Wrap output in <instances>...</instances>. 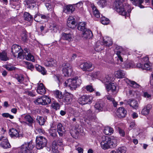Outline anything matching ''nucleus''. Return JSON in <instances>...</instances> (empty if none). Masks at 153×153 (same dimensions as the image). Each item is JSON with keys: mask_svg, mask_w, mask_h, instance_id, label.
Instances as JSON below:
<instances>
[{"mask_svg": "<svg viewBox=\"0 0 153 153\" xmlns=\"http://www.w3.org/2000/svg\"><path fill=\"white\" fill-rule=\"evenodd\" d=\"M94 107L99 111H102L105 108V105L103 101H100L96 102Z\"/></svg>", "mask_w": 153, "mask_h": 153, "instance_id": "obj_15", "label": "nucleus"}, {"mask_svg": "<svg viewBox=\"0 0 153 153\" xmlns=\"http://www.w3.org/2000/svg\"><path fill=\"white\" fill-rule=\"evenodd\" d=\"M25 2L30 8H33L36 5V2L34 0H25Z\"/></svg>", "mask_w": 153, "mask_h": 153, "instance_id": "obj_28", "label": "nucleus"}, {"mask_svg": "<svg viewBox=\"0 0 153 153\" xmlns=\"http://www.w3.org/2000/svg\"><path fill=\"white\" fill-rule=\"evenodd\" d=\"M24 120L30 125H32L35 122L33 118L28 114H27L24 117Z\"/></svg>", "mask_w": 153, "mask_h": 153, "instance_id": "obj_31", "label": "nucleus"}, {"mask_svg": "<svg viewBox=\"0 0 153 153\" xmlns=\"http://www.w3.org/2000/svg\"><path fill=\"white\" fill-rule=\"evenodd\" d=\"M5 68L7 70L9 71L15 70L16 69V68L15 67L13 66H11L10 65H6Z\"/></svg>", "mask_w": 153, "mask_h": 153, "instance_id": "obj_52", "label": "nucleus"}, {"mask_svg": "<svg viewBox=\"0 0 153 153\" xmlns=\"http://www.w3.org/2000/svg\"><path fill=\"white\" fill-rule=\"evenodd\" d=\"M124 80L126 83L133 88H138L140 86V85L135 81H131L127 78L125 79Z\"/></svg>", "mask_w": 153, "mask_h": 153, "instance_id": "obj_21", "label": "nucleus"}, {"mask_svg": "<svg viewBox=\"0 0 153 153\" xmlns=\"http://www.w3.org/2000/svg\"><path fill=\"white\" fill-rule=\"evenodd\" d=\"M125 65L127 68H135V65H134V63L132 62L126 63Z\"/></svg>", "mask_w": 153, "mask_h": 153, "instance_id": "obj_51", "label": "nucleus"}, {"mask_svg": "<svg viewBox=\"0 0 153 153\" xmlns=\"http://www.w3.org/2000/svg\"><path fill=\"white\" fill-rule=\"evenodd\" d=\"M143 67V70H149L150 69L149 65L148 62L144 63Z\"/></svg>", "mask_w": 153, "mask_h": 153, "instance_id": "obj_56", "label": "nucleus"}, {"mask_svg": "<svg viewBox=\"0 0 153 153\" xmlns=\"http://www.w3.org/2000/svg\"><path fill=\"white\" fill-rule=\"evenodd\" d=\"M25 63L27 65V68L28 69H29L32 71L34 69V66L32 63L27 61L25 62Z\"/></svg>", "mask_w": 153, "mask_h": 153, "instance_id": "obj_48", "label": "nucleus"}, {"mask_svg": "<svg viewBox=\"0 0 153 153\" xmlns=\"http://www.w3.org/2000/svg\"><path fill=\"white\" fill-rule=\"evenodd\" d=\"M73 95L69 93H66L64 94V102L68 104H70L72 101Z\"/></svg>", "mask_w": 153, "mask_h": 153, "instance_id": "obj_20", "label": "nucleus"}, {"mask_svg": "<svg viewBox=\"0 0 153 153\" xmlns=\"http://www.w3.org/2000/svg\"><path fill=\"white\" fill-rule=\"evenodd\" d=\"M34 102L36 104H40L43 105L42 100V97L41 98H39L35 100Z\"/></svg>", "mask_w": 153, "mask_h": 153, "instance_id": "obj_53", "label": "nucleus"}, {"mask_svg": "<svg viewBox=\"0 0 153 153\" xmlns=\"http://www.w3.org/2000/svg\"><path fill=\"white\" fill-rule=\"evenodd\" d=\"M37 93L41 95L44 94L46 92L45 88L42 83H40L37 88Z\"/></svg>", "mask_w": 153, "mask_h": 153, "instance_id": "obj_22", "label": "nucleus"}, {"mask_svg": "<svg viewBox=\"0 0 153 153\" xmlns=\"http://www.w3.org/2000/svg\"><path fill=\"white\" fill-rule=\"evenodd\" d=\"M47 62L48 66H54L56 65V61L53 59H50L48 60Z\"/></svg>", "mask_w": 153, "mask_h": 153, "instance_id": "obj_43", "label": "nucleus"}, {"mask_svg": "<svg viewBox=\"0 0 153 153\" xmlns=\"http://www.w3.org/2000/svg\"><path fill=\"white\" fill-rule=\"evenodd\" d=\"M111 80L110 77L107 76L103 80L102 82L106 85V88L108 91L110 90L113 92L115 91L116 88L114 83L111 82Z\"/></svg>", "mask_w": 153, "mask_h": 153, "instance_id": "obj_6", "label": "nucleus"}, {"mask_svg": "<svg viewBox=\"0 0 153 153\" xmlns=\"http://www.w3.org/2000/svg\"><path fill=\"white\" fill-rule=\"evenodd\" d=\"M72 36V34L71 33H63L62 34L61 40H64L68 42L71 41L73 40Z\"/></svg>", "mask_w": 153, "mask_h": 153, "instance_id": "obj_18", "label": "nucleus"}, {"mask_svg": "<svg viewBox=\"0 0 153 153\" xmlns=\"http://www.w3.org/2000/svg\"><path fill=\"white\" fill-rule=\"evenodd\" d=\"M52 149L53 148L56 149V147L58 145V143L57 141L56 140H54L53 141L52 143Z\"/></svg>", "mask_w": 153, "mask_h": 153, "instance_id": "obj_61", "label": "nucleus"}, {"mask_svg": "<svg viewBox=\"0 0 153 153\" xmlns=\"http://www.w3.org/2000/svg\"><path fill=\"white\" fill-rule=\"evenodd\" d=\"M82 36L85 39H89L93 36L92 32L88 29L85 30V31L82 32Z\"/></svg>", "mask_w": 153, "mask_h": 153, "instance_id": "obj_16", "label": "nucleus"}, {"mask_svg": "<svg viewBox=\"0 0 153 153\" xmlns=\"http://www.w3.org/2000/svg\"><path fill=\"white\" fill-rule=\"evenodd\" d=\"M126 151V148L125 147L119 148L117 150V153H125Z\"/></svg>", "mask_w": 153, "mask_h": 153, "instance_id": "obj_47", "label": "nucleus"}, {"mask_svg": "<svg viewBox=\"0 0 153 153\" xmlns=\"http://www.w3.org/2000/svg\"><path fill=\"white\" fill-rule=\"evenodd\" d=\"M124 104L129 105L133 108L137 109L138 107L137 102L134 99H129L127 100H125L124 102Z\"/></svg>", "mask_w": 153, "mask_h": 153, "instance_id": "obj_12", "label": "nucleus"}, {"mask_svg": "<svg viewBox=\"0 0 153 153\" xmlns=\"http://www.w3.org/2000/svg\"><path fill=\"white\" fill-rule=\"evenodd\" d=\"M25 56L26 59L27 60L29 61H31L33 62H34L35 59H34V57L30 54L28 53L27 54H25Z\"/></svg>", "mask_w": 153, "mask_h": 153, "instance_id": "obj_46", "label": "nucleus"}, {"mask_svg": "<svg viewBox=\"0 0 153 153\" xmlns=\"http://www.w3.org/2000/svg\"><path fill=\"white\" fill-rule=\"evenodd\" d=\"M122 50V48L121 47L118 46H116L115 51L116 52V54L118 56V58L119 59V60L121 62L123 61V58L121 56L122 53L121 52Z\"/></svg>", "mask_w": 153, "mask_h": 153, "instance_id": "obj_24", "label": "nucleus"}, {"mask_svg": "<svg viewBox=\"0 0 153 153\" xmlns=\"http://www.w3.org/2000/svg\"><path fill=\"white\" fill-rule=\"evenodd\" d=\"M0 145L4 149H7L11 147V145L6 137H0Z\"/></svg>", "mask_w": 153, "mask_h": 153, "instance_id": "obj_11", "label": "nucleus"}, {"mask_svg": "<svg viewBox=\"0 0 153 153\" xmlns=\"http://www.w3.org/2000/svg\"><path fill=\"white\" fill-rule=\"evenodd\" d=\"M124 0H116L114 3V6L115 8L120 14L125 16L126 18L127 17L130 16V13L131 12V10L129 9L127 12L126 10V7H124L122 2Z\"/></svg>", "mask_w": 153, "mask_h": 153, "instance_id": "obj_2", "label": "nucleus"}, {"mask_svg": "<svg viewBox=\"0 0 153 153\" xmlns=\"http://www.w3.org/2000/svg\"><path fill=\"white\" fill-rule=\"evenodd\" d=\"M55 131V130L54 131L51 130L50 131L51 135L54 137H56L57 136L56 133Z\"/></svg>", "mask_w": 153, "mask_h": 153, "instance_id": "obj_59", "label": "nucleus"}, {"mask_svg": "<svg viewBox=\"0 0 153 153\" xmlns=\"http://www.w3.org/2000/svg\"><path fill=\"white\" fill-rule=\"evenodd\" d=\"M34 147L31 141L29 142L25 143L21 146L20 152L22 153H27L30 151H31Z\"/></svg>", "mask_w": 153, "mask_h": 153, "instance_id": "obj_7", "label": "nucleus"}, {"mask_svg": "<svg viewBox=\"0 0 153 153\" xmlns=\"http://www.w3.org/2000/svg\"><path fill=\"white\" fill-rule=\"evenodd\" d=\"M43 105H45L49 104L51 102L50 98L48 96L45 95L42 97Z\"/></svg>", "mask_w": 153, "mask_h": 153, "instance_id": "obj_35", "label": "nucleus"}, {"mask_svg": "<svg viewBox=\"0 0 153 153\" xmlns=\"http://www.w3.org/2000/svg\"><path fill=\"white\" fill-rule=\"evenodd\" d=\"M83 3L82 1H79V2L75 4L74 5L76 7H79L82 6Z\"/></svg>", "mask_w": 153, "mask_h": 153, "instance_id": "obj_63", "label": "nucleus"}, {"mask_svg": "<svg viewBox=\"0 0 153 153\" xmlns=\"http://www.w3.org/2000/svg\"><path fill=\"white\" fill-rule=\"evenodd\" d=\"M127 113V111L123 107H120L117 110V115L119 118L125 117Z\"/></svg>", "mask_w": 153, "mask_h": 153, "instance_id": "obj_14", "label": "nucleus"}, {"mask_svg": "<svg viewBox=\"0 0 153 153\" xmlns=\"http://www.w3.org/2000/svg\"><path fill=\"white\" fill-rule=\"evenodd\" d=\"M113 131V129L108 126L105 127L104 130V133L106 135H111Z\"/></svg>", "mask_w": 153, "mask_h": 153, "instance_id": "obj_37", "label": "nucleus"}, {"mask_svg": "<svg viewBox=\"0 0 153 153\" xmlns=\"http://www.w3.org/2000/svg\"><path fill=\"white\" fill-rule=\"evenodd\" d=\"M41 17L42 19H47L48 16H46L44 15L41 14H37L35 15L34 17V20L37 22H39V21L37 20L36 18Z\"/></svg>", "mask_w": 153, "mask_h": 153, "instance_id": "obj_39", "label": "nucleus"}, {"mask_svg": "<svg viewBox=\"0 0 153 153\" xmlns=\"http://www.w3.org/2000/svg\"><path fill=\"white\" fill-rule=\"evenodd\" d=\"M92 99L93 97L91 96L84 95L79 99L78 102L79 104L82 105L90 104L91 103Z\"/></svg>", "mask_w": 153, "mask_h": 153, "instance_id": "obj_8", "label": "nucleus"}, {"mask_svg": "<svg viewBox=\"0 0 153 153\" xmlns=\"http://www.w3.org/2000/svg\"><path fill=\"white\" fill-rule=\"evenodd\" d=\"M57 131L59 135L62 136L65 131V127L60 123H59L57 126Z\"/></svg>", "mask_w": 153, "mask_h": 153, "instance_id": "obj_17", "label": "nucleus"}, {"mask_svg": "<svg viewBox=\"0 0 153 153\" xmlns=\"http://www.w3.org/2000/svg\"><path fill=\"white\" fill-rule=\"evenodd\" d=\"M105 97L107 100L110 101L112 102L113 101H114V98H112L111 97L110 95H106Z\"/></svg>", "mask_w": 153, "mask_h": 153, "instance_id": "obj_64", "label": "nucleus"}, {"mask_svg": "<svg viewBox=\"0 0 153 153\" xmlns=\"http://www.w3.org/2000/svg\"><path fill=\"white\" fill-rule=\"evenodd\" d=\"M2 116L4 117H9L11 119H13L14 118L13 116L10 115L8 113H4L2 114Z\"/></svg>", "mask_w": 153, "mask_h": 153, "instance_id": "obj_54", "label": "nucleus"}, {"mask_svg": "<svg viewBox=\"0 0 153 153\" xmlns=\"http://www.w3.org/2000/svg\"><path fill=\"white\" fill-rule=\"evenodd\" d=\"M22 52H19L18 55V57L20 59H22L25 58V55L23 52V50L22 49Z\"/></svg>", "mask_w": 153, "mask_h": 153, "instance_id": "obj_57", "label": "nucleus"}, {"mask_svg": "<svg viewBox=\"0 0 153 153\" xmlns=\"http://www.w3.org/2000/svg\"><path fill=\"white\" fill-rule=\"evenodd\" d=\"M102 43L104 45L109 47L112 45V42L110 38L105 37L103 38Z\"/></svg>", "mask_w": 153, "mask_h": 153, "instance_id": "obj_25", "label": "nucleus"}, {"mask_svg": "<svg viewBox=\"0 0 153 153\" xmlns=\"http://www.w3.org/2000/svg\"><path fill=\"white\" fill-rule=\"evenodd\" d=\"M0 59L3 61H6L9 59V58L7 56V53L5 51L0 53Z\"/></svg>", "mask_w": 153, "mask_h": 153, "instance_id": "obj_33", "label": "nucleus"}, {"mask_svg": "<svg viewBox=\"0 0 153 153\" xmlns=\"http://www.w3.org/2000/svg\"><path fill=\"white\" fill-rule=\"evenodd\" d=\"M9 131V134L12 138L16 139L18 137L20 139L23 137V135L19 134L18 130L16 129L12 128L10 129Z\"/></svg>", "mask_w": 153, "mask_h": 153, "instance_id": "obj_10", "label": "nucleus"}, {"mask_svg": "<svg viewBox=\"0 0 153 153\" xmlns=\"http://www.w3.org/2000/svg\"><path fill=\"white\" fill-rule=\"evenodd\" d=\"M36 141V147L38 149H42L45 146L47 143V139L42 136L37 137Z\"/></svg>", "mask_w": 153, "mask_h": 153, "instance_id": "obj_5", "label": "nucleus"}, {"mask_svg": "<svg viewBox=\"0 0 153 153\" xmlns=\"http://www.w3.org/2000/svg\"><path fill=\"white\" fill-rule=\"evenodd\" d=\"M97 3L99 6L103 8L106 6L108 4L107 0H97Z\"/></svg>", "mask_w": 153, "mask_h": 153, "instance_id": "obj_34", "label": "nucleus"}, {"mask_svg": "<svg viewBox=\"0 0 153 153\" xmlns=\"http://www.w3.org/2000/svg\"><path fill=\"white\" fill-rule=\"evenodd\" d=\"M100 42L99 41L97 42L96 45L95 46V50H102V49L101 48L102 45L100 44Z\"/></svg>", "mask_w": 153, "mask_h": 153, "instance_id": "obj_55", "label": "nucleus"}, {"mask_svg": "<svg viewBox=\"0 0 153 153\" xmlns=\"http://www.w3.org/2000/svg\"><path fill=\"white\" fill-rule=\"evenodd\" d=\"M24 18L25 20L28 22H30L32 20L33 16L28 13L25 12L24 14Z\"/></svg>", "mask_w": 153, "mask_h": 153, "instance_id": "obj_38", "label": "nucleus"}, {"mask_svg": "<svg viewBox=\"0 0 153 153\" xmlns=\"http://www.w3.org/2000/svg\"><path fill=\"white\" fill-rule=\"evenodd\" d=\"M92 8L93 10V15L94 16L97 18H100V13L96 7L95 6L93 5L92 6Z\"/></svg>", "mask_w": 153, "mask_h": 153, "instance_id": "obj_36", "label": "nucleus"}, {"mask_svg": "<svg viewBox=\"0 0 153 153\" xmlns=\"http://www.w3.org/2000/svg\"><path fill=\"white\" fill-rule=\"evenodd\" d=\"M26 33V31L25 30L22 31L21 35V39L23 42L26 41L27 39V36Z\"/></svg>", "mask_w": 153, "mask_h": 153, "instance_id": "obj_41", "label": "nucleus"}, {"mask_svg": "<svg viewBox=\"0 0 153 153\" xmlns=\"http://www.w3.org/2000/svg\"><path fill=\"white\" fill-rule=\"evenodd\" d=\"M81 80L78 77L75 79H69L64 83L65 85L69 87L71 90H75L81 83Z\"/></svg>", "mask_w": 153, "mask_h": 153, "instance_id": "obj_3", "label": "nucleus"}, {"mask_svg": "<svg viewBox=\"0 0 153 153\" xmlns=\"http://www.w3.org/2000/svg\"><path fill=\"white\" fill-rule=\"evenodd\" d=\"M37 122L40 125H43L45 122V119L43 117L40 116H37L36 119Z\"/></svg>", "mask_w": 153, "mask_h": 153, "instance_id": "obj_40", "label": "nucleus"}, {"mask_svg": "<svg viewBox=\"0 0 153 153\" xmlns=\"http://www.w3.org/2000/svg\"><path fill=\"white\" fill-rule=\"evenodd\" d=\"M152 108V106L151 105H148L142 109L141 111L142 114L144 115H147L149 113L150 110Z\"/></svg>", "mask_w": 153, "mask_h": 153, "instance_id": "obj_30", "label": "nucleus"}, {"mask_svg": "<svg viewBox=\"0 0 153 153\" xmlns=\"http://www.w3.org/2000/svg\"><path fill=\"white\" fill-rule=\"evenodd\" d=\"M52 107L53 109L57 110L59 109L60 105L58 103L54 102L52 105Z\"/></svg>", "mask_w": 153, "mask_h": 153, "instance_id": "obj_50", "label": "nucleus"}, {"mask_svg": "<svg viewBox=\"0 0 153 153\" xmlns=\"http://www.w3.org/2000/svg\"><path fill=\"white\" fill-rule=\"evenodd\" d=\"M117 143V140L116 138L103 136L102 137L101 147L102 149L106 150L110 148L115 147Z\"/></svg>", "mask_w": 153, "mask_h": 153, "instance_id": "obj_1", "label": "nucleus"}, {"mask_svg": "<svg viewBox=\"0 0 153 153\" xmlns=\"http://www.w3.org/2000/svg\"><path fill=\"white\" fill-rule=\"evenodd\" d=\"M16 79L20 83H21L24 80L23 77L22 76H18L16 77Z\"/></svg>", "mask_w": 153, "mask_h": 153, "instance_id": "obj_60", "label": "nucleus"}, {"mask_svg": "<svg viewBox=\"0 0 153 153\" xmlns=\"http://www.w3.org/2000/svg\"><path fill=\"white\" fill-rule=\"evenodd\" d=\"M36 70L41 73L43 75H45L46 74L47 71L45 68L41 66L36 65Z\"/></svg>", "mask_w": 153, "mask_h": 153, "instance_id": "obj_32", "label": "nucleus"}, {"mask_svg": "<svg viewBox=\"0 0 153 153\" xmlns=\"http://www.w3.org/2000/svg\"><path fill=\"white\" fill-rule=\"evenodd\" d=\"M62 71L65 76H70L73 71L71 65L68 63H64L62 64Z\"/></svg>", "mask_w": 153, "mask_h": 153, "instance_id": "obj_9", "label": "nucleus"}, {"mask_svg": "<svg viewBox=\"0 0 153 153\" xmlns=\"http://www.w3.org/2000/svg\"><path fill=\"white\" fill-rule=\"evenodd\" d=\"M21 48V47L17 45H14L12 46L11 52L14 57H16L17 55L15 54L17 53Z\"/></svg>", "mask_w": 153, "mask_h": 153, "instance_id": "obj_23", "label": "nucleus"}, {"mask_svg": "<svg viewBox=\"0 0 153 153\" xmlns=\"http://www.w3.org/2000/svg\"><path fill=\"white\" fill-rule=\"evenodd\" d=\"M82 128L81 125H76L74 127V130L76 132H77V133H82L83 132V130Z\"/></svg>", "mask_w": 153, "mask_h": 153, "instance_id": "obj_42", "label": "nucleus"}, {"mask_svg": "<svg viewBox=\"0 0 153 153\" xmlns=\"http://www.w3.org/2000/svg\"><path fill=\"white\" fill-rule=\"evenodd\" d=\"M100 21L101 23L103 25H107L109 22V19L105 17H101Z\"/></svg>", "mask_w": 153, "mask_h": 153, "instance_id": "obj_45", "label": "nucleus"}, {"mask_svg": "<svg viewBox=\"0 0 153 153\" xmlns=\"http://www.w3.org/2000/svg\"><path fill=\"white\" fill-rule=\"evenodd\" d=\"M86 23L85 22L79 23L77 25V28L82 32L87 29L86 27Z\"/></svg>", "mask_w": 153, "mask_h": 153, "instance_id": "obj_26", "label": "nucleus"}, {"mask_svg": "<svg viewBox=\"0 0 153 153\" xmlns=\"http://www.w3.org/2000/svg\"><path fill=\"white\" fill-rule=\"evenodd\" d=\"M79 67L83 71H88L90 68H92V65L91 63L84 62L81 64Z\"/></svg>", "mask_w": 153, "mask_h": 153, "instance_id": "obj_19", "label": "nucleus"}, {"mask_svg": "<svg viewBox=\"0 0 153 153\" xmlns=\"http://www.w3.org/2000/svg\"><path fill=\"white\" fill-rule=\"evenodd\" d=\"M74 130H71L70 131V133L72 137L75 139L78 137L79 133H77Z\"/></svg>", "mask_w": 153, "mask_h": 153, "instance_id": "obj_49", "label": "nucleus"}, {"mask_svg": "<svg viewBox=\"0 0 153 153\" xmlns=\"http://www.w3.org/2000/svg\"><path fill=\"white\" fill-rule=\"evenodd\" d=\"M36 131L38 133L41 134H44L45 132L44 130L41 128H39L36 129Z\"/></svg>", "mask_w": 153, "mask_h": 153, "instance_id": "obj_62", "label": "nucleus"}, {"mask_svg": "<svg viewBox=\"0 0 153 153\" xmlns=\"http://www.w3.org/2000/svg\"><path fill=\"white\" fill-rule=\"evenodd\" d=\"M67 25L70 28L74 29L75 27L76 24L74 17L70 16L69 17L67 21Z\"/></svg>", "mask_w": 153, "mask_h": 153, "instance_id": "obj_13", "label": "nucleus"}, {"mask_svg": "<svg viewBox=\"0 0 153 153\" xmlns=\"http://www.w3.org/2000/svg\"><path fill=\"white\" fill-rule=\"evenodd\" d=\"M55 95L56 98L59 99L62 98L63 97L62 92L58 90L55 91Z\"/></svg>", "mask_w": 153, "mask_h": 153, "instance_id": "obj_44", "label": "nucleus"}, {"mask_svg": "<svg viewBox=\"0 0 153 153\" xmlns=\"http://www.w3.org/2000/svg\"><path fill=\"white\" fill-rule=\"evenodd\" d=\"M115 76L118 78H122L125 77V74L124 71L119 70L115 72Z\"/></svg>", "mask_w": 153, "mask_h": 153, "instance_id": "obj_29", "label": "nucleus"}, {"mask_svg": "<svg viewBox=\"0 0 153 153\" xmlns=\"http://www.w3.org/2000/svg\"><path fill=\"white\" fill-rule=\"evenodd\" d=\"M84 114L85 116L84 120L88 124H89L91 121H94L97 118L96 116L91 109L84 111Z\"/></svg>", "mask_w": 153, "mask_h": 153, "instance_id": "obj_4", "label": "nucleus"}, {"mask_svg": "<svg viewBox=\"0 0 153 153\" xmlns=\"http://www.w3.org/2000/svg\"><path fill=\"white\" fill-rule=\"evenodd\" d=\"M75 10V8L72 5H67L64 8L63 11L67 13H72Z\"/></svg>", "mask_w": 153, "mask_h": 153, "instance_id": "obj_27", "label": "nucleus"}, {"mask_svg": "<svg viewBox=\"0 0 153 153\" xmlns=\"http://www.w3.org/2000/svg\"><path fill=\"white\" fill-rule=\"evenodd\" d=\"M87 91L91 92L94 91V89L93 88L92 86L90 85H88L86 86L85 87Z\"/></svg>", "mask_w": 153, "mask_h": 153, "instance_id": "obj_58", "label": "nucleus"}]
</instances>
